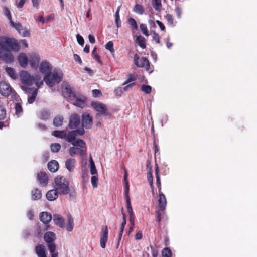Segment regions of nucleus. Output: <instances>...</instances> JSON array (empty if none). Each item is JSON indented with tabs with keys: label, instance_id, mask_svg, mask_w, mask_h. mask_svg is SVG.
<instances>
[{
	"label": "nucleus",
	"instance_id": "obj_1",
	"mask_svg": "<svg viewBox=\"0 0 257 257\" xmlns=\"http://www.w3.org/2000/svg\"><path fill=\"white\" fill-rule=\"evenodd\" d=\"M20 78L22 83L24 85L22 86V88L29 96L28 102L32 104L36 98L38 88L43 85V81L39 75L34 74L31 75L26 71H22L21 72Z\"/></svg>",
	"mask_w": 257,
	"mask_h": 257
},
{
	"label": "nucleus",
	"instance_id": "obj_2",
	"mask_svg": "<svg viewBox=\"0 0 257 257\" xmlns=\"http://www.w3.org/2000/svg\"><path fill=\"white\" fill-rule=\"evenodd\" d=\"M20 45L18 41L11 37H0V59L6 63H11L14 57L11 51L17 52L20 49Z\"/></svg>",
	"mask_w": 257,
	"mask_h": 257
},
{
	"label": "nucleus",
	"instance_id": "obj_3",
	"mask_svg": "<svg viewBox=\"0 0 257 257\" xmlns=\"http://www.w3.org/2000/svg\"><path fill=\"white\" fill-rule=\"evenodd\" d=\"M62 93L65 97L68 98L71 100H75L74 103L75 106L82 108L85 106V97L78 96L74 93L69 84L66 83L63 84Z\"/></svg>",
	"mask_w": 257,
	"mask_h": 257
},
{
	"label": "nucleus",
	"instance_id": "obj_4",
	"mask_svg": "<svg viewBox=\"0 0 257 257\" xmlns=\"http://www.w3.org/2000/svg\"><path fill=\"white\" fill-rule=\"evenodd\" d=\"M63 76V72L60 69H55L53 71L45 74L44 81L48 86L52 87L62 80Z\"/></svg>",
	"mask_w": 257,
	"mask_h": 257
},
{
	"label": "nucleus",
	"instance_id": "obj_5",
	"mask_svg": "<svg viewBox=\"0 0 257 257\" xmlns=\"http://www.w3.org/2000/svg\"><path fill=\"white\" fill-rule=\"evenodd\" d=\"M54 187L60 194L66 195L70 191L69 182L62 176H57L55 178Z\"/></svg>",
	"mask_w": 257,
	"mask_h": 257
},
{
	"label": "nucleus",
	"instance_id": "obj_6",
	"mask_svg": "<svg viewBox=\"0 0 257 257\" xmlns=\"http://www.w3.org/2000/svg\"><path fill=\"white\" fill-rule=\"evenodd\" d=\"M45 241L48 243V247L51 253V257H58V253L54 252L56 249V245L53 243L54 240L56 238V235L52 232H47L44 236Z\"/></svg>",
	"mask_w": 257,
	"mask_h": 257
},
{
	"label": "nucleus",
	"instance_id": "obj_7",
	"mask_svg": "<svg viewBox=\"0 0 257 257\" xmlns=\"http://www.w3.org/2000/svg\"><path fill=\"white\" fill-rule=\"evenodd\" d=\"M91 105L93 108L98 112L97 116L103 115H109L107 112V108L105 104L99 102H92Z\"/></svg>",
	"mask_w": 257,
	"mask_h": 257
},
{
	"label": "nucleus",
	"instance_id": "obj_8",
	"mask_svg": "<svg viewBox=\"0 0 257 257\" xmlns=\"http://www.w3.org/2000/svg\"><path fill=\"white\" fill-rule=\"evenodd\" d=\"M134 62L138 67L144 68L147 70H148L150 68L148 60L146 57H142L140 59L139 56L137 54H135L134 56Z\"/></svg>",
	"mask_w": 257,
	"mask_h": 257
},
{
	"label": "nucleus",
	"instance_id": "obj_9",
	"mask_svg": "<svg viewBox=\"0 0 257 257\" xmlns=\"http://www.w3.org/2000/svg\"><path fill=\"white\" fill-rule=\"evenodd\" d=\"M85 131L83 128H81L79 130H73L69 132L68 134L66 133L65 138L68 142L72 144L76 140V137L77 136L83 135Z\"/></svg>",
	"mask_w": 257,
	"mask_h": 257
},
{
	"label": "nucleus",
	"instance_id": "obj_10",
	"mask_svg": "<svg viewBox=\"0 0 257 257\" xmlns=\"http://www.w3.org/2000/svg\"><path fill=\"white\" fill-rule=\"evenodd\" d=\"M108 238V229L106 225H103L101 227L100 236V245L102 248L106 247V244Z\"/></svg>",
	"mask_w": 257,
	"mask_h": 257
},
{
	"label": "nucleus",
	"instance_id": "obj_11",
	"mask_svg": "<svg viewBox=\"0 0 257 257\" xmlns=\"http://www.w3.org/2000/svg\"><path fill=\"white\" fill-rule=\"evenodd\" d=\"M40 58L38 54L32 53L29 55V62L32 68L36 70L38 67Z\"/></svg>",
	"mask_w": 257,
	"mask_h": 257
},
{
	"label": "nucleus",
	"instance_id": "obj_12",
	"mask_svg": "<svg viewBox=\"0 0 257 257\" xmlns=\"http://www.w3.org/2000/svg\"><path fill=\"white\" fill-rule=\"evenodd\" d=\"M38 66L39 71L43 74L50 73L52 69L51 65L47 61H42Z\"/></svg>",
	"mask_w": 257,
	"mask_h": 257
},
{
	"label": "nucleus",
	"instance_id": "obj_13",
	"mask_svg": "<svg viewBox=\"0 0 257 257\" xmlns=\"http://www.w3.org/2000/svg\"><path fill=\"white\" fill-rule=\"evenodd\" d=\"M12 91L10 86L5 81L0 82V93L3 96L9 95Z\"/></svg>",
	"mask_w": 257,
	"mask_h": 257
},
{
	"label": "nucleus",
	"instance_id": "obj_14",
	"mask_svg": "<svg viewBox=\"0 0 257 257\" xmlns=\"http://www.w3.org/2000/svg\"><path fill=\"white\" fill-rule=\"evenodd\" d=\"M80 124V117L76 114L71 115L69 121V127L71 129H74L78 126Z\"/></svg>",
	"mask_w": 257,
	"mask_h": 257
},
{
	"label": "nucleus",
	"instance_id": "obj_15",
	"mask_svg": "<svg viewBox=\"0 0 257 257\" xmlns=\"http://www.w3.org/2000/svg\"><path fill=\"white\" fill-rule=\"evenodd\" d=\"M82 126L86 128H89L92 124V118L89 114L84 113L82 115Z\"/></svg>",
	"mask_w": 257,
	"mask_h": 257
},
{
	"label": "nucleus",
	"instance_id": "obj_16",
	"mask_svg": "<svg viewBox=\"0 0 257 257\" xmlns=\"http://www.w3.org/2000/svg\"><path fill=\"white\" fill-rule=\"evenodd\" d=\"M158 207L160 211H164L167 204L166 198L165 195L162 192L159 193Z\"/></svg>",
	"mask_w": 257,
	"mask_h": 257
},
{
	"label": "nucleus",
	"instance_id": "obj_17",
	"mask_svg": "<svg viewBox=\"0 0 257 257\" xmlns=\"http://www.w3.org/2000/svg\"><path fill=\"white\" fill-rule=\"evenodd\" d=\"M53 221L59 227L64 228L65 227V223L64 218L59 214H55L53 215Z\"/></svg>",
	"mask_w": 257,
	"mask_h": 257
},
{
	"label": "nucleus",
	"instance_id": "obj_18",
	"mask_svg": "<svg viewBox=\"0 0 257 257\" xmlns=\"http://www.w3.org/2000/svg\"><path fill=\"white\" fill-rule=\"evenodd\" d=\"M37 179L39 184L42 186L46 185L48 182V177L45 172H41L37 175Z\"/></svg>",
	"mask_w": 257,
	"mask_h": 257
},
{
	"label": "nucleus",
	"instance_id": "obj_19",
	"mask_svg": "<svg viewBox=\"0 0 257 257\" xmlns=\"http://www.w3.org/2000/svg\"><path fill=\"white\" fill-rule=\"evenodd\" d=\"M19 64L23 67H26L28 64L29 57L25 53H21L18 58Z\"/></svg>",
	"mask_w": 257,
	"mask_h": 257
},
{
	"label": "nucleus",
	"instance_id": "obj_20",
	"mask_svg": "<svg viewBox=\"0 0 257 257\" xmlns=\"http://www.w3.org/2000/svg\"><path fill=\"white\" fill-rule=\"evenodd\" d=\"M39 218L42 222L46 224L51 220L52 215L49 213L43 212L40 214Z\"/></svg>",
	"mask_w": 257,
	"mask_h": 257
},
{
	"label": "nucleus",
	"instance_id": "obj_21",
	"mask_svg": "<svg viewBox=\"0 0 257 257\" xmlns=\"http://www.w3.org/2000/svg\"><path fill=\"white\" fill-rule=\"evenodd\" d=\"M74 226V219L72 216L69 214L67 217V223L65 224V227L64 228H66L68 232H71L73 229Z\"/></svg>",
	"mask_w": 257,
	"mask_h": 257
},
{
	"label": "nucleus",
	"instance_id": "obj_22",
	"mask_svg": "<svg viewBox=\"0 0 257 257\" xmlns=\"http://www.w3.org/2000/svg\"><path fill=\"white\" fill-rule=\"evenodd\" d=\"M76 161L74 159L69 158L65 161V167L69 172H72L75 167Z\"/></svg>",
	"mask_w": 257,
	"mask_h": 257
},
{
	"label": "nucleus",
	"instance_id": "obj_23",
	"mask_svg": "<svg viewBox=\"0 0 257 257\" xmlns=\"http://www.w3.org/2000/svg\"><path fill=\"white\" fill-rule=\"evenodd\" d=\"M58 193L55 189H52L47 192L46 197L49 201H52L55 200L58 198Z\"/></svg>",
	"mask_w": 257,
	"mask_h": 257
},
{
	"label": "nucleus",
	"instance_id": "obj_24",
	"mask_svg": "<svg viewBox=\"0 0 257 257\" xmlns=\"http://www.w3.org/2000/svg\"><path fill=\"white\" fill-rule=\"evenodd\" d=\"M134 85H135V83H132L126 85L123 88L120 87H117L114 90L115 94L116 95L120 96L121 95V94L123 93L124 91H127L129 88L132 87Z\"/></svg>",
	"mask_w": 257,
	"mask_h": 257
},
{
	"label": "nucleus",
	"instance_id": "obj_25",
	"mask_svg": "<svg viewBox=\"0 0 257 257\" xmlns=\"http://www.w3.org/2000/svg\"><path fill=\"white\" fill-rule=\"evenodd\" d=\"M147 168H149V171L147 174L148 180L149 182L150 187L152 189V192L153 195H154V187L153 183V175H152V171H151L152 168L151 167H149V163L147 164Z\"/></svg>",
	"mask_w": 257,
	"mask_h": 257
},
{
	"label": "nucleus",
	"instance_id": "obj_26",
	"mask_svg": "<svg viewBox=\"0 0 257 257\" xmlns=\"http://www.w3.org/2000/svg\"><path fill=\"white\" fill-rule=\"evenodd\" d=\"M48 168L50 171L52 172H56L59 168V164L58 162L55 160L50 161L48 163Z\"/></svg>",
	"mask_w": 257,
	"mask_h": 257
},
{
	"label": "nucleus",
	"instance_id": "obj_27",
	"mask_svg": "<svg viewBox=\"0 0 257 257\" xmlns=\"http://www.w3.org/2000/svg\"><path fill=\"white\" fill-rule=\"evenodd\" d=\"M36 252L39 257H46L45 246L40 244L36 246Z\"/></svg>",
	"mask_w": 257,
	"mask_h": 257
},
{
	"label": "nucleus",
	"instance_id": "obj_28",
	"mask_svg": "<svg viewBox=\"0 0 257 257\" xmlns=\"http://www.w3.org/2000/svg\"><path fill=\"white\" fill-rule=\"evenodd\" d=\"M136 42L138 45L143 49H144L146 47V40L141 35L138 36L136 37Z\"/></svg>",
	"mask_w": 257,
	"mask_h": 257
},
{
	"label": "nucleus",
	"instance_id": "obj_29",
	"mask_svg": "<svg viewBox=\"0 0 257 257\" xmlns=\"http://www.w3.org/2000/svg\"><path fill=\"white\" fill-rule=\"evenodd\" d=\"M42 197L41 190L35 189L32 191V199L37 200L40 199Z\"/></svg>",
	"mask_w": 257,
	"mask_h": 257
},
{
	"label": "nucleus",
	"instance_id": "obj_30",
	"mask_svg": "<svg viewBox=\"0 0 257 257\" xmlns=\"http://www.w3.org/2000/svg\"><path fill=\"white\" fill-rule=\"evenodd\" d=\"M89 161L90 163V173L91 175H97V171L95 167V165L91 156H90Z\"/></svg>",
	"mask_w": 257,
	"mask_h": 257
},
{
	"label": "nucleus",
	"instance_id": "obj_31",
	"mask_svg": "<svg viewBox=\"0 0 257 257\" xmlns=\"http://www.w3.org/2000/svg\"><path fill=\"white\" fill-rule=\"evenodd\" d=\"M6 71L7 74L13 79H16L17 78V75L16 74L15 70L10 67H7Z\"/></svg>",
	"mask_w": 257,
	"mask_h": 257
},
{
	"label": "nucleus",
	"instance_id": "obj_32",
	"mask_svg": "<svg viewBox=\"0 0 257 257\" xmlns=\"http://www.w3.org/2000/svg\"><path fill=\"white\" fill-rule=\"evenodd\" d=\"M52 135L56 137L63 139L66 136V132L65 131H54L52 132Z\"/></svg>",
	"mask_w": 257,
	"mask_h": 257
},
{
	"label": "nucleus",
	"instance_id": "obj_33",
	"mask_svg": "<svg viewBox=\"0 0 257 257\" xmlns=\"http://www.w3.org/2000/svg\"><path fill=\"white\" fill-rule=\"evenodd\" d=\"M6 117V111L3 107L0 106V128H2L4 124L2 120H4Z\"/></svg>",
	"mask_w": 257,
	"mask_h": 257
},
{
	"label": "nucleus",
	"instance_id": "obj_34",
	"mask_svg": "<svg viewBox=\"0 0 257 257\" xmlns=\"http://www.w3.org/2000/svg\"><path fill=\"white\" fill-rule=\"evenodd\" d=\"M73 146L76 147H80L81 148H86V143L85 142L81 139H76L75 141L72 144Z\"/></svg>",
	"mask_w": 257,
	"mask_h": 257
},
{
	"label": "nucleus",
	"instance_id": "obj_35",
	"mask_svg": "<svg viewBox=\"0 0 257 257\" xmlns=\"http://www.w3.org/2000/svg\"><path fill=\"white\" fill-rule=\"evenodd\" d=\"M11 27L15 29L19 34H21V30H22V26L20 23H15L12 20L10 21Z\"/></svg>",
	"mask_w": 257,
	"mask_h": 257
},
{
	"label": "nucleus",
	"instance_id": "obj_36",
	"mask_svg": "<svg viewBox=\"0 0 257 257\" xmlns=\"http://www.w3.org/2000/svg\"><path fill=\"white\" fill-rule=\"evenodd\" d=\"M133 11L139 15H142L144 13V9L141 5L137 4L133 8Z\"/></svg>",
	"mask_w": 257,
	"mask_h": 257
},
{
	"label": "nucleus",
	"instance_id": "obj_37",
	"mask_svg": "<svg viewBox=\"0 0 257 257\" xmlns=\"http://www.w3.org/2000/svg\"><path fill=\"white\" fill-rule=\"evenodd\" d=\"M15 114L20 117L23 112V108L20 103H16L15 105Z\"/></svg>",
	"mask_w": 257,
	"mask_h": 257
},
{
	"label": "nucleus",
	"instance_id": "obj_38",
	"mask_svg": "<svg viewBox=\"0 0 257 257\" xmlns=\"http://www.w3.org/2000/svg\"><path fill=\"white\" fill-rule=\"evenodd\" d=\"M63 121L62 116H58L54 118L53 120V124L56 127H59L62 125Z\"/></svg>",
	"mask_w": 257,
	"mask_h": 257
},
{
	"label": "nucleus",
	"instance_id": "obj_39",
	"mask_svg": "<svg viewBox=\"0 0 257 257\" xmlns=\"http://www.w3.org/2000/svg\"><path fill=\"white\" fill-rule=\"evenodd\" d=\"M121 211H122V214L123 216V221L121 223V227H120V237H121V236L122 235V234H123L124 228L125 226L126 223V216L123 212V209H122Z\"/></svg>",
	"mask_w": 257,
	"mask_h": 257
},
{
	"label": "nucleus",
	"instance_id": "obj_40",
	"mask_svg": "<svg viewBox=\"0 0 257 257\" xmlns=\"http://www.w3.org/2000/svg\"><path fill=\"white\" fill-rule=\"evenodd\" d=\"M119 10H120V6L117 8V10L115 14V23H116L117 28H119L121 26L120 19L119 14Z\"/></svg>",
	"mask_w": 257,
	"mask_h": 257
},
{
	"label": "nucleus",
	"instance_id": "obj_41",
	"mask_svg": "<svg viewBox=\"0 0 257 257\" xmlns=\"http://www.w3.org/2000/svg\"><path fill=\"white\" fill-rule=\"evenodd\" d=\"M162 257H171L172 252L170 248L166 247L162 250Z\"/></svg>",
	"mask_w": 257,
	"mask_h": 257
},
{
	"label": "nucleus",
	"instance_id": "obj_42",
	"mask_svg": "<svg viewBox=\"0 0 257 257\" xmlns=\"http://www.w3.org/2000/svg\"><path fill=\"white\" fill-rule=\"evenodd\" d=\"M140 29L142 32V33L145 35L146 36L148 37L149 36V33L148 31V29L147 27V26L145 24H141L140 25Z\"/></svg>",
	"mask_w": 257,
	"mask_h": 257
},
{
	"label": "nucleus",
	"instance_id": "obj_43",
	"mask_svg": "<svg viewBox=\"0 0 257 257\" xmlns=\"http://www.w3.org/2000/svg\"><path fill=\"white\" fill-rule=\"evenodd\" d=\"M50 148L52 152L56 153L60 150L61 145L59 143H54L51 145Z\"/></svg>",
	"mask_w": 257,
	"mask_h": 257
},
{
	"label": "nucleus",
	"instance_id": "obj_44",
	"mask_svg": "<svg viewBox=\"0 0 257 257\" xmlns=\"http://www.w3.org/2000/svg\"><path fill=\"white\" fill-rule=\"evenodd\" d=\"M98 180V178L97 175H92V176L91 178V182L94 188L97 187Z\"/></svg>",
	"mask_w": 257,
	"mask_h": 257
},
{
	"label": "nucleus",
	"instance_id": "obj_45",
	"mask_svg": "<svg viewBox=\"0 0 257 257\" xmlns=\"http://www.w3.org/2000/svg\"><path fill=\"white\" fill-rule=\"evenodd\" d=\"M152 5L154 8L156 10H160L161 8V4L160 0H153Z\"/></svg>",
	"mask_w": 257,
	"mask_h": 257
},
{
	"label": "nucleus",
	"instance_id": "obj_46",
	"mask_svg": "<svg viewBox=\"0 0 257 257\" xmlns=\"http://www.w3.org/2000/svg\"><path fill=\"white\" fill-rule=\"evenodd\" d=\"M141 90L146 94H150L151 92L152 88L149 85H142Z\"/></svg>",
	"mask_w": 257,
	"mask_h": 257
},
{
	"label": "nucleus",
	"instance_id": "obj_47",
	"mask_svg": "<svg viewBox=\"0 0 257 257\" xmlns=\"http://www.w3.org/2000/svg\"><path fill=\"white\" fill-rule=\"evenodd\" d=\"M153 40L156 42V43L162 45L160 43V36L158 34L156 33L155 31L152 32Z\"/></svg>",
	"mask_w": 257,
	"mask_h": 257
},
{
	"label": "nucleus",
	"instance_id": "obj_48",
	"mask_svg": "<svg viewBox=\"0 0 257 257\" xmlns=\"http://www.w3.org/2000/svg\"><path fill=\"white\" fill-rule=\"evenodd\" d=\"M105 48L109 50L111 53H114L113 43L112 41H109L105 45Z\"/></svg>",
	"mask_w": 257,
	"mask_h": 257
},
{
	"label": "nucleus",
	"instance_id": "obj_49",
	"mask_svg": "<svg viewBox=\"0 0 257 257\" xmlns=\"http://www.w3.org/2000/svg\"><path fill=\"white\" fill-rule=\"evenodd\" d=\"M128 24L133 27V28L135 29V30H137L138 29V25L137 24V22L136 21V20L132 18H130L128 19Z\"/></svg>",
	"mask_w": 257,
	"mask_h": 257
},
{
	"label": "nucleus",
	"instance_id": "obj_50",
	"mask_svg": "<svg viewBox=\"0 0 257 257\" xmlns=\"http://www.w3.org/2000/svg\"><path fill=\"white\" fill-rule=\"evenodd\" d=\"M137 78V75H134L130 74L127 76V79L125 82L123 83V85H125L132 81H135Z\"/></svg>",
	"mask_w": 257,
	"mask_h": 257
},
{
	"label": "nucleus",
	"instance_id": "obj_51",
	"mask_svg": "<svg viewBox=\"0 0 257 257\" xmlns=\"http://www.w3.org/2000/svg\"><path fill=\"white\" fill-rule=\"evenodd\" d=\"M96 48H94L92 52V55L94 58L98 62H100V57L98 55V54L96 52Z\"/></svg>",
	"mask_w": 257,
	"mask_h": 257
},
{
	"label": "nucleus",
	"instance_id": "obj_52",
	"mask_svg": "<svg viewBox=\"0 0 257 257\" xmlns=\"http://www.w3.org/2000/svg\"><path fill=\"white\" fill-rule=\"evenodd\" d=\"M126 206L127 211L129 213L130 215L134 214L133 209L131 205V200L130 198H128L126 200Z\"/></svg>",
	"mask_w": 257,
	"mask_h": 257
},
{
	"label": "nucleus",
	"instance_id": "obj_53",
	"mask_svg": "<svg viewBox=\"0 0 257 257\" xmlns=\"http://www.w3.org/2000/svg\"><path fill=\"white\" fill-rule=\"evenodd\" d=\"M82 177L83 181H87L88 180V174L85 169H82Z\"/></svg>",
	"mask_w": 257,
	"mask_h": 257
},
{
	"label": "nucleus",
	"instance_id": "obj_54",
	"mask_svg": "<svg viewBox=\"0 0 257 257\" xmlns=\"http://www.w3.org/2000/svg\"><path fill=\"white\" fill-rule=\"evenodd\" d=\"M49 116V113L48 111L44 110L41 112L40 117L42 119H47Z\"/></svg>",
	"mask_w": 257,
	"mask_h": 257
},
{
	"label": "nucleus",
	"instance_id": "obj_55",
	"mask_svg": "<svg viewBox=\"0 0 257 257\" xmlns=\"http://www.w3.org/2000/svg\"><path fill=\"white\" fill-rule=\"evenodd\" d=\"M4 13L5 15L7 17V18L9 19V21H11L12 20V17L10 14V12L9 10L6 8H4Z\"/></svg>",
	"mask_w": 257,
	"mask_h": 257
},
{
	"label": "nucleus",
	"instance_id": "obj_56",
	"mask_svg": "<svg viewBox=\"0 0 257 257\" xmlns=\"http://www.w3.org/2000/svg\"><path fill=\"white\" fill-rule=\"evenodd\" d=\"M77 147L73 146L69 149V154L72 157L74 156L77 154Z\"/></svg>",
	"mask_w": 257,
	"mask_h": 257
},
{
	"label": "nucleus",
	"instance_id": "obj_57",
	"mask_svg": "<svg viewBox=\"0 0 257 257\" xmlns=\"http://www.w3.org/2000/svg\"><path fill=\"white\" fill-rule=\"evenodd\" d=\"M77 41L78 44L81 46L84 44V40L83 38L79 34L76 35Z\"/></svg>",
	"mask_w": 257,
	"mask_h": 257
},
{
	"label": "nucleus",
	"instance_id": "obj_58",
	"mask_svg": "<svg viewBox=\"0 0 257 257\" xmlns=\"http://www.w3.org/2000/svg\"><path fill=\"white\" fill-rule=\"evenodd\" d=\"M77 153H78L80 156L83 157L84 156L85 152L86 151V148H81L80 147H77Z\"/></svg>",
	"mask_w": 257,
	"mask_h": 257
},
{
	"label": "nucleus",
	"instance_id": "obj_59",
	"mask_svg": "<svg viewBox=\"0 0 257 257\" xmlns=\"http://www.w3.org/2000/svg\"><path fill=\"white\" fill-rule=\"evenodd\" d=\"M92 95L94 97H99L101 95V92L98 89H93L92 91Z\"/></svg>",
	"mask_w": 257,
	"mask_h": 257
},
{
	"label": "nucleus",
	"instance_id": "obj_60",
	"mask_svg": "<svg viewBox=\"0 0 257 257\" xmlns=\"http://www.w3.org/2000/svg\"><path fill=\"white\" fill-rule=\"evenodd\" d=\"M166 19L168 22V23L170 25H173V18L171 15L167 14L166 16Z\"/></svg>",
	"mask_w": 257,
	"mask_h": 257
},
{
	"label": "nucleus",
	"instance_id": "obj_61",
	"mask_svg": "<svg viewBox=\"0 0 257 257\" xmlns=\"http://www.w3.org/2000/svg\"><path fill=\"white\" fill-rule=\"evenodd\" d=\"M156 184L157 186V187L158 188V191L159 193L161 191V181H160V176H156Z\"/></svg>",
	"mask_w": 257,
	"mask_h": 257
},
{
	"label": "nucleus",
	"instance_id": "obj_62",
	"mask_svg": "<svg viewBox=\"0 0 257 257\" xmlns=\"http://www.w3.org/2000/svg\"><path fill=\"white\" fill-rule=\"evenodd\" d=\"M23 37H29L30 35V33L29 30L27 29H24L21 30V34Z\"/></svg>",
	"mask_w": 257,
	"mask_h": 257
},
{
	"label": "nucleus",
	"instance_id": "obj_63",
	"mask_svg": "<svg viewBox=\"0 0 257 257\" xmlns=\"http://www.w3.org/2000/svg\"><path fill=\"white\" fill-rule=\"evenodd\" d=\"M27 0H20L19 2L17 1L16 5L18 8H22L25 3H26Z\"/></svg>",
	"mask_w": 257,
	"mask_h": 257
},
{
	"label": "nucleus",
	"instance_id": "obj_64",
	"mask_svg": "<svg viewBox=\"0 0 257 257\" xmlns=\"http://www.w3.org/2000/svg\"><path fill=\"white\" fill-rule=\"evenodd\" d=\"M73 58H74V60L76 62H78L79 64H81L82 63L81 59L78 55L74 54L73 55Z\"/></svg>",
	"mask_w": 257,
	"mask_h": 257
}]
</instances>
